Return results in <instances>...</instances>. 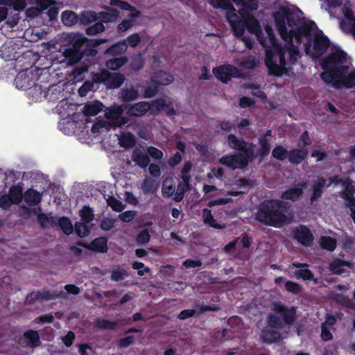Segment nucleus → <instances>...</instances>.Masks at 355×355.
I'll return each mask as SVG.
<instances>
[{"label": "nucleus", "instance_id": "nucleus-1", "mask_svg": "<svg viewBox=\"0 0 355 355\" xmlns=\"http://www.w3.org/2000/svg\"><path fill=\"white\" fill-rule=\"evenodd\" d=\"M302 15L303 12L299 8L293 9L283 6L273 12L276 28L286 44L283 46L272 33H269L272 49L266 51L265 64L270 74L276 77L288 75L289 68L286 67V53L288 52L291 64H295L300 57L297 46L293 44L294 38L297 44H301L302 38L306 37L304 51L306 54H310L311 32L316 24L313 21L306 20Z\"/></svg>", "mask_w": 355, "mask_h": 355}, {"label": "nucleus", "instance_id": "nucleus-2", "mask_svg": "<svg viewBox=\"0 0 355 355\" xmlns=\"http://www.w3.org/2000/svg\"><path fill=\"white\" fill-rule=\"evenodd\" d=\"M323 71L321 79L335 89H352L355 87V69L349 72L347 64V53L336 49L320 60Z\"/></svg>", "mask_w": 355, "mask_h": 355}, {"label": "nucleus", "instance_id": "nucleus-3", "mask_svg": "<svg viewBox=\"0 0 355 355\" xmlns=\"http://www.w3.org/2000/svg\"><path fill=\"white\" fill-rule=\"evenodd\" d=\"M291 207L287 201L265 200L259 204L255 218L264 225L279 228L291 223V218L287 215Z\"/></svg>", "mask_w": 355, "mask_h": 355}, {"label": "nucleus", "instance_id": "nucleus-4", "mask_svg": "<svg viewBox=\"0 0 355 355\" xmlns=\"http://www.w3.org/2000/svg\"><path fill=\"white\" fill-rule=\"evenodd\" d=\"M275 313L268 316V326L274 330H264L262 339L264 343L271 344L280 340L281 334L277 331L284 328V325H293L296 320L297 308L294 306H286L279 302L272 305Z\"/></svg>", "mask_w": 355, "mask_h": 355}, {"label": "nucleus", "instance_id": "nucleus-5", "mask_svg": "<svg viewBox=\"0 0 355 355\" xmlns=\"http://www.w3.org/2000/svg\"><path fill=\"white\" fill-rule=\"evenodd\" d=\"M125 80V76L120 73H111L105 69L99 72L94 73L92 81L95 83H103L108 89H117L120 87Z\"/></svg>", "mask_w": 355, "mask_h": 355}, {"label": "nucleus", "instance_id": "nucleus-6", "mask_svg": "<svg viewBox=\"0 0 355 355\" xmlns=\"http://www.w3.org/2000/svg\"><path fill=\"white\" fill-rule=\"evenodd\" d=\"M40 71V69H26L19 71L14 80L16 87L27 90L33 87H37V81L39 79L38 72Z\"/></svg>", "mask_w": 355, "mask_h": 355}, {"label": "nucleus", "instance_id": "nucleus-7", "mask_svg": "<svg viewBox=\"0 0 355 355\" xmlns=\"http://www.w3.org/2000/svg\"><path fill=\"white\" fill-rule=\"evenodd\" d=\"M227 144L230 148L239 151L250 161L254 162L256 155L254 150V144L248 143L243 139H239L234 134H229L227 136Z\"/></svg>", "mask_w": 355, "mask_h": 355}, {"label": "nucleus", "instance_id": "nucleus-8", "mask_svg": "<svg viewBox=\"0 0 355 355\" xmlns=\"http://www.w3.org/2000/svg\"><path fill=\"white\" fill-rule=\"evenodd\" d=\"M330 45L331 42L328 37L319 30L313 37H311V53L309 55L312 58H319L326 53Z\"/></svg>", "mask_w": 355, "mask_h": 355}, {"label": "nucleus", "instance_id": "nucleus-9", "mask_svg": "<svg viewBox=\"0 0 355 355\" xmlns=\"http://www.w3.org/2000/svg\"><path fill=\"white\" fill-rule=\"evenodd\" d=\"M44 97L52 103L58 102L57 108L60 110L65 105H68V100L64 94V90L61 85L54 84L49 86L46 91L44 92Z\"/></svg>", "mask_w": 355, "mask_h": 355}, {"label": "nucleus", "instance_id": "nucleus-10", "mask_svg": "<svg viewBox=\"0 0 355 355\" xmlns=\"http://www.w3.org/2000/svg\"><path fill=\"white\" fill-rule=\"evenodd\" d=\"M250 162H252L246 159L241 153H236L234 155H225L219 159V163L225 165L232 170L236 168L244 169Z\"/></svg>", "mask_w": 355, "mask_h": 355}, {"label": "nucleus", "instance_id": "nucleus-11", "mask_svg": "<svg viewBox=\"0 0 355 355\" xmlns=\"http://www.w3.org/2000/svg\"><path fill=\"white\" fill-rule=\"evenodd\" d=\"M59 297H65V295L63 291L42 290L30 293L26 297V302L28 304H31L35 302L55 300Z\"/></svg>", "mask_w": 355, "mask_h": 355}, {"label": "nucleus", "instance_id": "nucleus-12", "mask_svg": "<svg viewBox=\"0 0 355 355\" xmlns=\"http://www.w3.org/2000/svg\"><path fill=\"white\" fill-rule=\"evenodd\" d=\"M293 237L299 243L305 247L313 244V235L310 229L304 225H299L292 230Z\"/></svg>", "mask_w": 355, "mask_h": 355}, {"label": "nucleus", "instance_id": "nucleus-13", "mask_svg": "<svg viewBox=\"0 0 355 355\" xmlns=\"http://www.w3.org/2000/svg\"><path fill=\"white\" fill-rule=\"evenodd\" d=\"M126 109V114L128 116L140 117L145 115L148 111L154 114L153 107V101L148 103L146 101H141L135 104L128 105L125 107Z\"/></svg>", "mask_w": 355, "mask_h": 355}, {"label": "nucleus", "instance_id": "nucleus-14", "mask_svg": "<svg viewBox=\"0 0 355 355\" xmlns=\"http://www.w3.org/2000/svg\"><path fill=\"white\" fill-rule=\"evenodd\" d=\"M237 71V68L231 64H223L213 69V73L223 83L230 82L232 77L236 76Z\"/></svg>", "mask_w": 355, "mask_h": 355}, {"label": "nucleus", "instance_id": "nucleus-15", "mask_svg": "<svg viewBox=\"0 0 355 355\" xmlns=\"http://www.w3.org/2000/svg\"><path fill=\"white\" fill-rule=\"evenodd\" d=\"M153 107L154 110V114L159 113L162 110H164L165 114L168 116L176 114L173 103L171 101L167 103L163 98L153 100Z\"/></svg>", "mask_w": 355, "mask_h": 355}, {"label": "nucleus", "instance_id": "nucleus-16", "mask_svg": "<svg viewBox=\"0 0 355 355\" xmlns=\"http://www.w3.org/2000/svg\"><path fill=\"white\" fill-rule=\"evenodd\" d=\"M340 197L345 201V207H355V187L352 180L344 187V189L340 193Z\"/></svg>", "mask_w": 355, "mask_h": 355}, {"label": "nucleus", "instance_id": "nucleus-17", "mask_svg": "<svg viewBox=\"0 0 355 355\" xmlns=\"http://www.w3.org/2000/svg\"><path fill=\"white\" fill-rule=\"evenodd\" d=\"M304 184L299 183L296 187H291L282 192L280 197L282 200H291L296 202L302 196Z\"/></svg>", "mask_w": 355, "mask_h": 355}, {"label": "nucleus", "instance_id": "nucleus-18", "mask_svg": "<svg viewBox=\"0 0 355 355\" xmlns=\"http://www.w3.org/2000/svg\"><path fill=\"white\" fill-rule=\"evenodd\" d=\"M308 151L306 148H293L288 151V159L291 164L298 165L307 157Z\"/></svg>", "mask_w": 355, "mask_h": 355}, {"label": "nucleus", "instance_id": "nucleus-19", "mask_svg": "<svg viewBox=\"0 0 355 355\" xmlns=\"http://www.w3.org/2000/svg\"><path fill=\"white\" fill-rule=\"evenodd\" d=\"M132 160L141 168H146L150 162L149 156L139 148L132 151Z\"/></svg>", "mask_w": 355, "mask_h": 355}, {"label": "nucleus", "instance_id": "nucleus-20", "mask_svg": "<svg viewBox=\"0 0 355 355\" xmlns=\"http://www.w3.org/2000/svg\"><path fill=\"white\" fill-rule=\"evenodd\" d=\"M23 198L27 205L35 207L41 202L42 194L37 190L30 188L24 192Z\"/></svg>", "mask_w": 355, "mask_h": 355}, {"label": "nucleus", "instance_id": "nucleus-21", "mask_svg": "<svg viewBox=\"0 0 355 355\" xmlns=\"http://www.w3.org/2000/svg\"><path fill=\"white\" fill-rule=\"evenodd\" d=\"M23 338L26 346L29 347L35 348L40 346L41 344L39 333L35 330L29 329L26 331L23 334Z\"/></svg>", "mask_w": 355, "mask_h": 355}, {"label": "nucleus", "instance_id": "nucleus-22", "mask_svg": "<svg viewBox=\"0 0 355 355\" xmlns=\"http://www.w3.org/2000/svg\"><path fill=\"white\" fill-rule=\"evenodd\" d=\"M86 248L96 252L105 253L108 250L107 239L105 236L96 238Z\"/></svg>", "mask_w": 355, "mask_h": 355}, {"label": "nucleus", "instance_id": "nucleus-23", "mask_svg": "<svg viewBox=\"0 0 355 355\" xmlns=\"http://www.w3.org/2000/svg\"><path fill=\"white\" fill-rule=\"evenodd\" d=\"M326 186V180L324 178H319L316 182L312 185V194L310 198V201L313 203L318 200L322 195L323 189Z\"/></svg>", "mask_w": 355, "mask_h": 355}, {"label": "nucleus", "instance_id": "nucleus-24", "mask_svg": "<svg viewBox=\"0 0 355 355\" xmlns=\"http://www.w3.org/2000/svg\"><path fill=\"white\" fill-rule=\"evenodd\" d=\"M343 266L350 268L352 266V263L348 261L338 258L330 263L329 270L331 273L340 275L345 272V270L343 268Z\"/></svg>", "mask_w": 355, "mask_h": 355}, {"label": "nucleus", "instance_id": "nucleus-25", "mask_svg": "<svg viewBox=\"0 0 355 355\" xmlns=\"http://www.w3.org/2000/svg\"><path fill=\"white\" fill-rule=\"evenodd\" d=\"M159 186V183L157 180L150 178H146L144 180L141 185V189L144 194L150 195L155 193Z\"/></svg>", "mask_w": 355, "mask_h": 355}, {"label": "nucleus", "instance_id": "nucleus-26", "mask_svg": "<svg viewBox=\"0 0 355 355\" xmlns=\"http://www.w3.org/2000/svg\"><path fill=\"white\" fill-rule=\"evenodd\" d=\"M352 8L353 5L349 0L345 2L342 8V12L344 17L340 21V26L355 19V15Z\"/></svg>", "mask_w": 355, "mask_h": 355}, {"label": "nucleus", "instance_id": "nucleus-27", "mask_svg": "<svg viewBox=\"0 0 355 355\" xmlns=\"http://www.w3.org/2000/svg\"><path fill=\"white\" fill-rule=\"evenodd\" d=\"M352 8L353 5L349 0L345 2L342 8V12L344 17L340 21V26L355 19V15Z\"/></svg>", "mask_w": 355, "mask_h": 355}, {"label": "nucleus", "instance_id": "nucleus-28", "mask_svg": "<svg viewBox=\"0 0 355 355\" xmlns=\"http://www.w3.org/2000/svg\"><path fill=\"white\" fill-rule=\"evenodd\" d=\"M8 195L14 202L15 205H19L23 200V187L21 183L12 185L10 187Z\"/></svg>", "mask_w": 355, "mask_h": 355}, {"label": "nucleus", "instance_id": "nucleus-29", "mask_svg": "<svg viewBox=\"0 0 355 355\" xmlns=\"http://www.w3.org/2000/svg\"><path fill=\"white\" fill-rule=\"evenodd\" d=\"M259 144L260 147L255 154L256 157L258 156L261 157L260 161L264 159L270 153L271 149V144L270 141L265 137H261L259 139Z\"/></svg>", "mask_w": 355, "mask_h": 355}, {"label": "nucleus", "instance_id": "nucleus-30", "mask_svg": "<svg viewBox=\"0 0 355 355\" xmlns=\"http://www.w3.org/2000/svg\"><path fill=\"white\" fill-rule=\"evenodd\" d=\"M107 12H100L97 14L98 19L101 20V22H112L114 21L119 15V12L114 8H111L108 6L106 7Z\"/></svg>", "mask_w": 355, "mask_h": 355}, {"label": "nucleus", "instance_id": "nucleus-31", "mask_svg": "<svg viewBox=\"0 0 355 355\" xmlns=\"http://www.w3.org/2000/svg\"><path fill=\"white\" fill-rule=\"evenodd\" d=\"M94 327L102 330H115L118 326L117 321H109L101 317L96 318L94 321Z\"/></svg>", "mask_w": 355, "mask_h": 355}, {"label": "nucleus", "instance_id": "nucleus-32", "mask_svg": "<svg viewBox=\"0 0 355 355\" xmlns=\"http://www.w3.org/2000/svg\"><path fill=\"white\" fill-rule=\"evenodd\" d=\"M103 105L100 101H96L86 104L83 109V113L86 116H96L103 110Z\"/></svg>", "mask_w": 355, "mask_h": 355}, {"label": "nucleus", "instance_id": "nucleus-33", "mask_svg": "<svg viewBox=\"0 0 355 355\" xmlns=\"http://www.w3.org/2000/svg\"><path fill=\"white\" fill-rule=\"evenodd\" d=\"M128 44L125 40H120L110 47H109L106 52L110 55H117L125 53L127 51Z\"/></svg>", "mask_w": 355, "mask_h": 355}, {"label": "nucleus", "instance_id": "nucleus-34", "mask_svg": "<svg viewBox=\"0 0 355 355\" xmlns=\"http://www.w3.org/2000/svg\"><path fill=\"white\" fill-rule=\"evenodd\" d=\"M245 28L248 31L253 34H258L261 33V26L259 21L252 15H249L245 19Z\"/></svg>", "mask_w": 355, "mask_h": 355}, {"label": "nucleus", "instance_id": "nucleus-35", "mask_svg": "<svg viewBox=\"0 0 355 355\" xmlns=\"http://www.w3.org/2000/svg\"><path fill=\"white\" fill-rule=\"evenodd\" d=\"M54 225H58L66 235H69L73 232L72 223L67 216H61L58 220L56 219V224Z\"/></svg>", "mask_w": 355, "mask_h": 355}, {"label": "nucleus", "instance_id": "nucleus-36", "mask_svg": "<svg viewBox=\"0 0 355 355\" xmlns=\"http://www.w3.org/2000/svg\"><path fill=\"white\" fill-rule=\"evenodd\" d=\"M121 97L123 102L128 103L135 101L139 97V92L134 87L122 89Z\"/></svg>", "mask_w": 355, "mask_h": 355}, {"label": "nucleus", "instance_id": "nucleus-37", "mask_svg": "<svg viewBox=\"0 0 355 355\" xmlns=\"http://www.w3.org/2000/svg\"><path fill=\"white\" fill-rule=\"evenodd\" d=\"M128 62L125 56L114 58L108 60L105 63V67L110 70L115 71L124 65Z\"/></svg>", "mask_w": 355, "mask_h": 355}, {"label": "nucleus", "instance_id": "nucleus-38", "mask_svg": "<svg viewBox=\"0 0 355 355\" xmlns=\"http://www.w3.org/2000/svg\"><path fill=\"white\" fill-rule=\"evenodd\" d=\"M154 79L158 82L159 85H168L173 81V76L168 72L164 71H158Z\"/></svg>", "mask_w": 355, "mask_h": 355}, {"label": "nucleus", "instance_id": "nucleus-39", "mask_svg": "<svg viewBox=\"0 0 355 355\" xmlns=\"http://www.w3.org/2000/svg\"><path fill=\"white\" fill-rule=\"evenodd\" d=\"M159 86L158 82L154 78H151L150 83L145 87L144 97L152 98L155 96L159 92Z\"/></svg>", "mask_w": 355, "mask_h": 355}, {"label": "nucleus", "instance_id": "nucleus-40", "mask_svg": "<svg viewBox=\"0 0 355 355\" xmlns=\"http://www.w3.org/2000/svg\"><path fill=\"white\" fill-rule=\"evenodd\" d=\"M202 218L203 222L209 226L216 229H221L220 225H218L216 220L214 218L210 209L205 208L202 210Z\"/></svg>", "mask_w": 355, "mask_h": 355}, {"label": "nucleus", "instance_id": "nucleus-41", "mask_svg": "<svg viewBox=\"0 0 355 355\" xmlns=\"http://www.w3.org/2000/svg\"><path fill=\"white\" fill-rule=\"evenodd\" d=\"M320 244L322 249L334 252L336 248L337 243L334 238L324 236L321 237Z\"/></svg>", "mask_w": 355, "mask_h": 355}, {"label": "nucleus", "instance_id": "nucleus-42", "mask_svg": "<svg viewBox=\"0 0 355 355\" xmlns=\"http://www.w3.org/2000/svg\"><path fill=\"white\" fill-rule=\"evenodd\" d=\"M0 4L12 7L16 11H21L26 6V0H0Z\"/></svg>", "mask_w": 355, "mask_h": 355}, {"label": "nucleus", "instance_id": "nucleus-43", "mask_svg": "<svg viewBox=\"0 0 355 355\" xmlns=\"http://www.w3.org/2000/svg\"><path fill=\"white\" fill-rule=\"evenodd\" d=\"M78 15L73 11L65 10L62 13V21L67 26H72L77 23Z\"/></svg>", "mask_w": 355, "mask_h": 355}, {"label": "nucleus", "instance_id": "nucleus-44", "mask_svg": "<svg viewBox=\"0 0 355 355\" xmlns=\"http://www.w3.org/2000/svg\"><path fill=\"white\" fill-rule=\"evenodd\" d=\"M87 223L83 221L76 222L75 232L80 238L87 237L90 234V230Z\"/></svg>", "mask_w": 355, "mask_h": 355}, {"label": "nucleus", "instance_id": "nucleus-45", "mask_svg": "<svg viewBox=\"0 0 355 355\" xmlns=\"http://www.w3.org/2000/svg\"><path fill=\"white\" fill-rule=\"evenodd\" d=\"M175 187L172 180L166 179L162 184V194L165 198H172L175 196Z\"/></svg>", "mask_w": 355, "mask_h": 355}, {"label": "nucleus", "instance_id": "nucleus-46", "mask_svg": "<svg viewBox=\"0 0 355 355\" xmlns=\"http://www.w3.org/2000/svg\"><path fill=\"white\" fill-rule=\"evenodd\" d=\"M37 223L40 224V225L42 228H46L49 226V225H53L54 224H56V217L55 216H51L49 217L47 214H37Z\"/></svg>", "mask_w": 355, "mask_h": 355}, {"label": "nucleus", "instance_id": "nucleus-47", "mask_svg": "<svg viewBox=\"0 0 355 355\" xmlns=\"http://www.w3.org/2000/svg\"><path fill=\"white\" fill-rule=\"evenodd\" d=\"M65 54L66 57L69 58L70 63L76 64L80 61V60L86 54V52L67 49L66 50Z\"/></svg>", "mask_w": 355, "mask_h": 355}, {"label": "nucleus", "instance_id": "nucleus-48", "mask_svg": "<svg viewBox=\"0 0 355 355\" xmlns=\"http://www.w3.org/2000/svg\"><path fill=\"white\" fill-rule=\"evenodd\" d=\"M124 112L121 105H117L112 107L105 112V115L107 119L110 120V122L117 119L119 115H122Z\"/></svg>", "mask_w": 355, "mask_h": 355}, {"label": "nucleus", "instance_id": "nucleus-49", "mask_svg": "<svg viewBox=\"0 0 355 355\" xmlns=\"http://www.w3.org/2000/svg\"><path fill=\"white\" fill-rule=\"evenodd\" d=\"M81 221L89 223L94 220V215L93 209L89 206L85 205L80 211Z\"/></svg>", "mask_w": 355, "mask_h": 355}, {"label": "nucleus", "instance_id": "nucleus-50", "mask_svg": "<svg viewBox=\"0 0 355 355\" xmlns=\"http://www.w3.org/2000/svg\"><path fill=\"white\" fill-rule=\"evenodd\" d=\"M288 151L281 145L276 146L272 151V157L280 161L284 160L288 157Z\"/></svg>", "mask_w": 355, "mask_h": 355}, {"label": "nucleus", "instance_id": "nucleus-51", "mask_svg": "<svg viewBox=\"0 0 355 355\" xmlns=\"http://www.w3.org/2000/svg\"><path fill=\"white\" fill-rule=\"evenodd\" d=\"M190 189V187L186 186L182 182H179L177 188L175 189V196L173 197V200L177 202H181L184 196V193L187 190Z\"/></svg>", "mask_w": 355, "mask_h": 355}, {"label": "nucleus", "instance_id": "nucleus-52", "mask_svg": "<svg viewBox=\"0 0 355 355\" xmlns=\"http://www.w3.org/2000/svg\"><path fill=\"white\" fill-rule=\"evenodd\" d=\"M107 203L114 211L117 212L122 211L125 208V205L114 196H109Z\"/></svg>", "mask_w": 355, "mask_h": 355}, {"label": "nucleus", "instance_id": "nucleus-53", "mask_svg": "<svg viewBox=\"0 0 355 355\" xmlns=\"http://www.w3.org/2000/svg\"><path fill=\"white\" fill-rule=\"evenodd\" d=\"M105 26L101 21H95L94 24L89 26L85 30V33L88 35H94L102 33L105 31Z\"/></svg>", "mask_w": 355, "mask_h": 355}, {"label": "nucleus", "instance_id": "nucleus-54", "mask_svg": "<svg viewBox=\"0 0 355 355\" xmlns=\"http://www.w3.org/2000/svg\"><path fill=\"white\" fill-rule=\"evenodd\" d=\"M119 144L121 146L125 148H132L135 144V140L133 135L131 133L123 135L119 139Z\"/></svg>", "mask_w": 355, "mask_h": 355}, {"label": "nucleus", "instance_id": "nucleus-55", "mask_svg": "<svg viewBox=\"0 0 355 355\" xmlns=\"http://www.w3.org/2000/svg\"><path fill=\"white\" fill-rule=\"evenodd\" d=\"M98 19L97 13L94 11H87L82 14L80 22L83 24L87 25L89 24L96 21Z\"/></svg>", "mask_w": 355, "mask_h": 355}, {"label": "nucleus", "instance_id": "nucleus-56", "mask_svg": "<svg viewBox=\"0 0 355 355\" xmlns=\"http://www.w3.org/2000/svg\"><path fill=\"white\" fill-rule=\"evenodd\" d=\"M294 274L297 279H302L305 281H311L314 278L313 272L311 270L306 268L296 270Z\"/></svg>", "mask_w": 355, "mask_h": 355}, {"label": "nucleus", "instance_id": "nucleus-57", "mask_svg": "<svg viewBox=\"0 0 355 355\" xmlns=\"http://www.w3.org/2000/svg\"><path fill=\"white\" fill-rule=\"evenodd\" d=\"M285 288L288 292L295 295L300 293L302 291V286L300 284L290 280L286 282Z\"/></svg>", "mask_w": 355, "mask_h": 355}, {"label": "nucleus", "instance_id": "nucleus-58", "mask_svg": "<svg viewBox=\"0 0 355 355\" xmlns=\"http://www.w3.org/2000/svg\"><path fill=\"white\" fill-rule=\"evenodd\" d=\"M150 239V235L148 230L145 228L137 235L135 241L139 245H144L148 243Z\"/></svg>", "mask_w": 355, "mask_h": 355}, {"label": "nucleus", "instance_id": "nucleus-59", "mask_svg": "<svg viewBox=\"0 0 355 355\" xmlns=\"http://www.w3.org/2000/svg\"><path fill=\"white\" fill-rule=\"evenodd\" d=\"M128 274L126 270L123 268H114L112 271L111 279L114 282H119L123 280L125 277H127Z\"/></svg>", "mask_w": 355, "mask_h": 355}, {"label": "nucleus", "instance_id": "nucleus-60", "mask_svg": "<svg viewBox=\"0 0 355 355\" xmlns=\"http://www.w3.org/2000/svg\"><path fill=\"white\" fill-rule=\"evenodd\" d=\"M231 27L232 28L234 35L236 37H240L243 35L245 29V25L244 21L240 20L234 24L233 25H231Z\"/></svg>", "mask_w": 355, "mask_h": 355}, {"label": "nucleus", "instance_id": "nucleus-61", "mask_svg": "<svg viewBox=\"0 0 355 355\" xmlns=\"http://www.w3.org/2000/svg\"><path fill=\"white\" fill-rule=\"evenodd\" d=\"M227 13H226V19L227 21L229 22V24L231 25H233L236 22L240 21L239 16L237 15L236 12V9L234 8V6L232 5V6H230V8L227 9Z\"/></svg>", "mask_w": 355, "mask_h": 355}, {"label": "nucleus", "instance_id": "nucleus-62", "mask_svg": "<svg viewBox=\"0 0 355 355\" xmlns=\"http://www.w3.org/2000/svg\"><path fill=\"white\" fill-rule=\"evenodd\" d=\"M125 40L128 46H130L132 48H135L139 44L141 39L139 33H135L130 35Z\"/></svg>", "mask_w": 355, "mask_h": 355}, {"label": "nucleus", "instance_id": "nucleus-63", "mask_svg": "<svg viewBox=\"0 0 355 355\" xmlns=\"http://www.w3.org/2000/svg\"><path fill=\"white\" fill-rule=\"evenodd\" d=\"M340 28L344 33L352 35L355 40V19L340 26Z\"/></svg>", "mask_w": 355, "mask_h": 355}, {"label": "nucleus", "instance_id": "nucleus-64", "mask_svg": "<svg viewBox=\"0 0 355 355\" xmlns=\"http://www.w3.org/2000/svg\"><path fill=\"white\" fill-rule=\"evenodd\" d=\"M340 28L344 33L352 35L355 40V19L340 26Z\"/></svg>", "mask_w": 355, "mask_h": 355}]
</instances>
